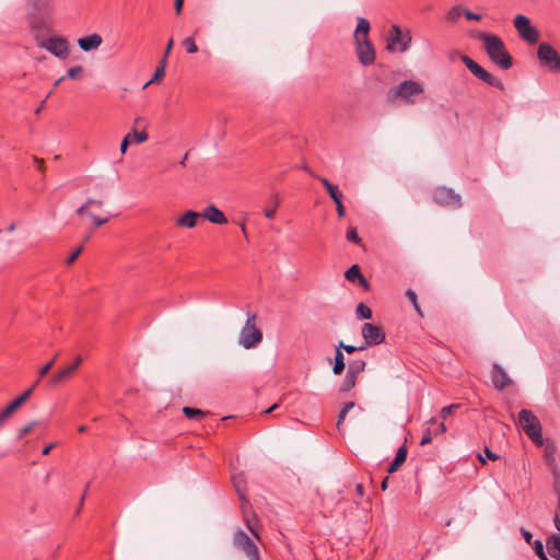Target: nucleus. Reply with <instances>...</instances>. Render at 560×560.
<instances>
[{
	"instance_id": "nucleus-1",
	"label": "nucleus",
	"mask_w": 560,
	"mask_h": 560,
	"mask_svg": "<svg viewBox=\"0 0 560 560\" xmlns=\"http://www.w3.org/2000/svg\"><path fill=\"white\" fill-rule=\"evenodd\" d=\"M371 30L370 22L364 18L357 19V27L354 31V49L359 62L364 66H371L375 62V48L369 37Z\"/></svg>"
},
{
	"instance_id": "nucleus-2",
	"label": "nucleus",
	"mask_w": 560,
	"mask_h": 560,
	"mask_svg": "<svg viewBox=\"0 0 560 560\" xmlns=\"http://www.w3.org/2000/svg\"><path fill=\"white\" fill-rule=\"evenodd\" d=\"M478 39L482 42L489 59L500 69L509 70L513 66V58L498 35L481 32Z\"/></svg>"
},
{
	"instance_id": "nucleus-3",
	"label": "nucleus",
	"mask_w": 560,
	"mask_h": 560,
	"mask_svg": "<svg viewBox=\"0 0 560 560\" xmlns=\"http://www.w3.org/2000/svg\"><path fill=\"white\" fill-rule=\"evenodd\" d=\"M517 423L535 445H544L540 421L530 410L522 409L518 412Z\"/></svg>"
},
{
	"instance_id": "nucleus-4",
	"label": "nucleus",
	"mask_w": 560,
	"mask_h": 560,
	"mask_svg": "<svg viewBox=\"0 0 560 560\" xmlns=\"http://www.w3.org/2000/svg\"><path fill=\"white\" fill-rule=\"evenodd\" d=\"M232 545L236 550L242 551L248 560H261L256 542L243 529L234 530Z\"/></svg>"
},
{
	"instance_id": "nucleus-5",
	"label": "nucleus",
	"mask_w": 560,
	"mask_h": 560,
	"mask_svg": "<svg viewBox=\"0 0 560 560\" xmlns=\"http://www.w3.org/2000/svg\"><path fill=\"white\" fill-rule=\"evenodd\" d=\"M256 314H248L247 320L241 330L240 343L250 349L257 346L262 340V332L256 327Z\"/></svg>"
},
{
	"instance_id": "nucleus-6",
	"label": "nucleus",
	"mask_w": 560,
	"mask_h": 560,
	"mask_svg": "<svg viewBox=\"0 0 560 560\" xmlns=\"http://www.w3.org/2000/svg\"><path fill=\"white\" fill-rule=\"evenodd\" d=\"M411 38L409 30L402 32L398 25H392L387 36L386 49L392 52H405L410 46Z\"/></svg>"
},
{
	"instance_id": "nucleus-7",
	"label": "nucleus",
	"mask_w": 560,
	"mask_h": 560,
	"mask_svg": "<svg viewBox=\"0 0 560 560\" xmlns=\"http://www.w3.org/2000/svg\"><path fill=\"white\" fill-rule=\"evenodd\" d=\"M463 63L467 67V69L479 80L483 81L490 86L497 88L500 91H504V84L503 82L488 72L486 69H483L480 65H478L475 60H472L470 57L463 55L462 56Z\"/></svg>"
},
{
	"instance_id": "nucleus-8",
	"label": "nucleus",
	"mask_w": 560,
	"mask_h": 560,
	"mask_svg": "<svg viewBox=\"0 0 560 560\" xmlns=\"http://www.w3.org/2000/svg\"><path fill=\"white\" fill-rule=\"evenodd\" d=\"M537 57L542 67L552 72H560V55L551 45L547 43L539 44Z\"/></svg>"
},
{
	"instance_id": "nucleus-9",
	"label": "nucleus",
	"mask_w": 560,
	"mask_h": 560,
	"mask_svg": "<svg viewBox=\"0 0 560 560\" xmlns=\"http://www.w3.org/2000/svg\"><path fill=\"white\" fill-rule=\"evenodd\" d=\"M423 93L422 86L412 80H406L401 82L398 86H395L389 90V97L396 98L400 97L409 104H413L415 100L412 96L420 95Z\"/></svg>"
},
{
	"instance_id": "nucleus-10",
	"label": "nucleus",
	"mask_w": 560,
	"mask_h": 560,
	"mask_svg": "<svg viewBox=\"0 0 560 560\" xmlns=\"http://www.w3.org/2000/svg\"><path fill=\"white\" fill-rule=\"evenodd\" d=\"M514 27L520 36L529 44H536L539 39L538 31L530 25V21L523 14H518L514 19Z\"/></svg>"
},
{
	"instance_id": "nucleus-11",
	"label": "nucleus",
	"mask_w": 560,
	"mask_h": 560,
	"mask_svg": "<svg viewBox=\"0 0 560 560\" xmlns=\"http://www.w3.org/2000/svg\"><path fill=\"white\" fill-rule=\"evenodd\" d=\"M39 46L60 59H66L69 56V43L65 37L50 36L40 42Z\"/></svg>"
},
{
	"instance_id": "nucleus-12",
	"label": "nucleus",
	"mask_w": 560,
	"mask_h": 560,
	"mask_svg": "<svg viewBox=\"0 0 560 560\" xmlns=\"http://www.w3.org/2000/svg\"><path fill=\"white\" fill-rule=\"evenodd\" d=\"M365 346H377L385 341L386 335L381 326L365 323L361 329Z\"/></svg>"
},
{
	"instance_id": "nucleus-13",
	"label": "nucleus",
	"mask_w": 560,
	"mask_h": 560,
	"mask_svg": "<svg viewBox=\"0 0 560 560\" xmlns=\"http://www.w3.org/2000/svg\"><path fill=\"white\" fill-rule=\"evenodd\" d=\"M37 384L38 381H36L30 388L24 390L19 397L13 399L4 409L0 411V427L32 396L33 390Z\"/></svg>"
},
{
	"instance_id": "nucleus-14",
	"label": "nucleus",
	"mask_w": 560,
	"mask_h": 560,
	"mask_svg": "<svg viewBox=\"0 0 560 560\" xmlns=\"http://www.w3.org/2000/svg\"><path fill=\"white\" fill-rule=\"evenodd\" d=\"M433 200L440 206H450L455 208L462 206L460 196L447 187H438L433 191Z\"/></svg>"
},
{
	"instance_id": "nucleus-15",
	"label": "nucleus",
	"mask_w": 560,
	"mask_h": 560,
	"mask_svg": "<svg viewBox=\"0 0 560 560\" xmlns=\"http://www.w3.org/2000/svg\"><path fill=\"white\" fill-rule=\"evenodd\" d=\"M491 382L497 390H503L512 384V380L509 377L508 373L498 363H493L492 365Z\"/></svg>"
},
{
	"instance_id": "nucleus-16",
	"label": "nucleus",
	"mask_w": 560,
	"mask_h": 560,
	"mask_svg": "<svg viewBox=\"0 0 560 560\" xmlns=\"http://www.w3.org/2000/svg\"><path fill=\"white\" fill-rule=\"evenodd\" d=\"M241 511L246 527L257 540H260L259 530L261 526L257 516L252 513V506L241 505Z\"/></svg>"
},
{
	"instance_id": "nucleus-17",
	"label": "nucleus",
	"mask_w": 560,
	"mask_h": 560,
	"mask_svg": "<svg viewBox=\"0 0 560 560\" xmlns=\"http://www.w3.org/2000/svg\"><path fill=\"white\" fill-rule=\"evenodd\" d=\"M429 424L433 425V428L428 427L425 431L423 432V435L420 441V445H427L430 444L433 440V438H436L441 434H443L446 431V427L444 422L436 423L435 418H431L428 421Z\"/></svg>"
},
{
	"instance_id": "nucleus-18",
	"label": "nucleus",
	"mask_w": 560,
	"mask_h": 560,
	"mask_svg": "<svg viewBox=\"0 0 560 560\" xmlns=\"http://www.w3.org/2000/svg\"><path fill=\"white\" fill-rule=\"evenodd\" d=\"M232 485L235 489V491L238 494V498L241 500V505H246L250 508V502L248 498L246 497V479L243 472L235 474L231 478Z\"/></svg>"
},
{
	"instance_id": "nucleus-19",
	"label": "nucleus",
	"mask_w": 560,
	"mask_h": 560,
	"mask_svg": "<svg viewBox=\"0 0 560 560\" xmlns=\"http://www.w3.org/2000/svg\"><path fill=\"white\" fill-rule=\"evenodd\" d=\"M200 214L201 219H206L214 224L221 225L228 223L225 214L214 205L207 206Z\"/></svg>"
},
{
	"instance_id": "nucleus-20",
	"label": "nucleus",
	"mask_w": 560,
	"mask_h": 560,
	"mask_svg": "<svg viewBox=\"0 0 560 560\" xmlns=\"http://www.w3.org/2000/svg\"><path fill=\"white\" fill-rule=\"evenodd\" d=\"M103 43V38L100 34H91L89 36L80 37L78 45L83 51H91L97 49Z\"/></svg>"
},
{
	"instance_id": "nucleus-21",
	"label": "nucleus",
	"mask_w": 560,
	"mask_h": 560,
	"mask_svg": "<svg viewBox=\"0 0 560 560\" xmlns=\"http://www.w3.org/2000/svg\"><path fill=\"white\" fill-rule=\"evenodd\" d=\"M201 219L199 212L188 210L176 219V225L182 228L192 229L197 226L198 221Z\"/></svg>"
},
{
	"instance_id": "nucleus-22",
	"label": "nucleus",
	"mask_w": 560,
	"mask_h": 560,
	"mask_svg": "<svg viewBox=\"0 0 560 560\" xmlns=\"http://www.w3.org/2000/svg\"><path fill=\"white\" fill-rule=\"evenodd\" d=\"M77 371L69 364L56 372L49 380V385L57 386L73 376Z\"/></svg>"
},
{
	"instance_id": "nucleus-23",
	"label": "nucleus",
	"mask_w": 560,
	"mask_h": 560,
	"mask_svg": "<svg viewBox=\"0 0 560 560\" xmlns=\"http://www.w3.org/2000/svg\"><path fill=\"white\" fill-rule=\"evenodd\" d=\"M407 454H408L407 447L405 445L400 446L397 450L394 460L389 464V466L387 468V472L393 474V472L397 471L400 468V466L406 462Z\"/></svg>"
},
{
	"instance_id": "nucleus-24",
	"label": "nucleus",
	"mask_w": 560,
	"mask_h": 560,
	"mask_svg": "<svg viewBox=\"0 0 560 560\" xmlns=\"http://www.w3.org/2000/svg\"><path fill=\"white\" fill-rule=\"evenodd\" d=\"M548 553L556 560H560V536L553 534L546 542Z\"/></svg>"
},
{
	"instance_id": "nucleus-25",
	"label": "nucleus",
	"mask_w": 560,
	"mask_h": 560,
	"mask_svg": "<svg viewBox=\"0 0 560 560\" xmlns=\"http://www.w3.org/2000/svg\"><path fill=\"white\" fill-rule=\"evenodd\" d=\"M345 355L343 353L336 348L335 350V360H334V364H332V373L335 375H340L342 374V372L345 371Z\"/></svg>"
},
{
	"instance_id": "nucleus-26",
	"label": "nucleus",
	"mask_w": 560,
	"mask_h": 560,
	"mask_svg": "<svg viewBox=\"0 0 560 560\" xmlns=\"http://www.w3.org/2000/svg\"><path fill=\"white\" fill-rule=\"evenodd\" d=\"M183 413L188 419H192V420H196V421H201L209 412L208 411H203V410L198 409V408L185 406L183 408Z\"/></svg>"
},
{
	"instance_id": "nucleus-27",
	"label": "nucleus",
	"mask_w": 560,
	"mask_h": 560,
	"mask_svg": "<svg viewBox=\"0 0 560 560\" xmlns=\"http://www.w3.org/2000/svg\"><path fill=\"white\" fill-rule=\"evenodd\" d=\"M366 362L362 359L352 360L348 364L347 372L359 377L365 371Z\"/></svg>"
},
{
	"instance_id": "nucleus-28",
	"label": "nucleus",
	"mask_w": 560,
	"mask_h": 560,
	"mask_svg": "<svg viewBox=\"0 0 560 560\" xmlns=\"http://www.w3.org/2000/svg\"><path fill=\"white\" fill-rule=\"evenodd\" d=\"M357 382H358V376L353 375V374H350V373H346V376L339 387V393H348L350 392L352 388L355 387L357 385Z\"/></svg>"
},
{
	"instance_id": "nucleus-29",
	"label": "nucleus",
	"mask_w": 560,
	"mask_h": 560,
	"mask_svg": "<svg viewBox=\"0 0 560 560\" xmlns=\"http://www.w3.org/2000/svg\"><path fill=\"white\" fill-rule=\"evenodd\" d=\"M130 139V144H140L148 140L149 135L145 130L138 131L137 129H132L131 132L126 135Z\"/></svg>"
},
{
	"instance_id": "nucleus-30",
	"label": "nucleus",
	"mask_w": 560,
	"mask_h": 560,
	"mask_svg": "<svg viewBox=\"0 0 560 560\" xmlns=\"http://www.w3.org/2000/svg\"><path fill=\"white\" fill-rule=\"evenodd\" d=\"M165 67H166V61L161 60L159 66L155 69V72H154L152 79L144 84L143 89H145L149 84L161 80L165 74Z\"/></svg>"
},
{
	"instance_id": "nucleus-31",
	"label": "nucleus",
	"mask_w": 560,
	"mask_h": 560,
	"mask_svg": "<svg viewBox=\"0 0 560 560\" xmlns=\"http://www.w3.org/2000/svg\"><path fill=\"white\" fill-rule=\"evenodd\" d=\"M355 406L353 401L346 402L342 408L339 411L338 419H337V429L341 431L342 422L346 419L347 413L350 409H352Z\"/></svg>"
},
{
	"instance_id": "nucleus-32",
	"label": "nucleus",
	"mask_w": 560,
	"mask_h": 560,
	"mask_svg": "<svg viewBox=\"0 0 560 560\" xmlns=\"http://www.w3.org/2000/svg\"><path fill=\"white\" fill-rule=\"evenodd\" d=\"M355 406L353 401L346 402L342 408L339 411L338 419H337V429L341 431L342 422L346 419L347 413L350 409H352Z\"/></svg>"
},
{
	"instance_id": "nucleus-33",
	"label": "nucleus",
	"mask_w": 560,
	"mask_h": 560,
	"mask_svg": "<svg viewBox=\"0 0 560 560\" xmlns=\"http://www.w3.org/2000/svg\"><path fill=\"white\" fill-rule=\"evenodd\" d=\"M362 276L359 265H352L345 273V277L349 282H355Z\"/></svg>"
},
{
	"instance_id": "nucleus-34",
	"label": "nucleus",
	"mask_w": 560,
	"mask_h": 560,
	"mask_svg": "<svg viewBox=\"0 0 560 560\" xmlns=\"http://www.w3.org/2000/svg\"><path fill=\"white\" fill-rule=\"evenodd\" d=\"M355 314H357V317L361 318V319H370V318H372V311L364 303H359L358 304L357 310H355Z\"/></svg>"
},
{
	"instance_id": "nucleus-35",
	"label": "nucleus",
	"mask_w": 560,
	"mask_h": 560,
	"mask_svg": "<svg viewBox=\"0 0 560 560\" xmlns=\"http://www.w3.org/2000/svg\"><path fill=\"white\" fill-rule=\"evenodd\" d=\"M462 14H464V9L460 5H454L446 13V20L450 22H455L460 18Z\"/></svg>"
},
{
	"instance_id": "nucleus-36",
	"label": "nucleus",
	"mask_w": 560,
	"mask_h": 560,
	"mask_svg": "<svg viewBox=\"0 0 560 560\" xmlns=\"http://www.w3.org/2000/svg\"><path fill=\"white\" fill-rule=\"evenodd\" d=\"M54 7V0H35L34 8L40 12H49Z\"/></svg>"
},
{
	"instance_id": "nucleus-37",
	"label": "nucleus",
	"mask_w": 560,
	"mask_h": 560,
	"mask_svg": "<svg viewBox=\"0 0 560 560\" xmlns=\"http://www.w3.org/2000/svg\"><path fill=\"white\" fill-rule=\"evenodd\" d=\"M337 349L345 350L347 353L352 354L358 350H364L366 349V346L355 347L352 345H346L343 341H339V343L336 346Z\"/></svg>"
},
{
	"instance_id": "nucleus-38",
	"label": "nucleus",
	"mask_w": 560,
	"mask_h": 560,
	"mask_svg": "<svg viewBox=\"0 0 560 560\" xmlns=\"http://www.w3.org/2000/svg\"><path fill=\"white\" fill-rule=\"evenodd\" d=\"M346 238H347V241H349L351 243H355L358 245L362 244V240L359 236L358 231H357L355 228H349L348 229L347 234H346Z\"/></svg>"
},
{
	"instance_id": "nucleus-39",
	"label": "nucleus",
	"mask_w": 560,
	"mask_h": 560,
	"mask_svg": "<svg viewBox=\"0 0 560 560\" xmlns=\"http://www.w3.org/2000/svg\"><path fill=\"white\" fill-rule=\"evenodd\" d=\"M533 547H534L535 553L537 555V557L540 560H548V558L545 553V550H544V545L539 539L534 540Z\"/></svg>"
},
{
	"instance_id": "nucleus-40",
	"label": "nucleus",
	"mask_w": 560,
	"mask_h": 560,
	"mask_svg": "<svg viewBox=\"0 0 560 560\" xmlns=\"http://www.w3.org/2000/svg\"><path fill=\"white\" fill-rule=\"evenodd\" d=\"M182 44L188 54H195L198 51V46L192 37H186Z\"/></svg>"
},
{
	"instance_id": "nucleus-41",
	"label": "nucleus",
	"mask_w": 560,
	"mask_h": 560,
	"mask_svg": "<svg viewBox=\"0 0 560 560\" xmlns=\"http://www.w3.org/2000/svg\"><path fill=\"white\" fill-rule=\"evenodd\" d=\"M459 408L458 404H452L450 406H445L441 409L440 416L443 420H445L448 416H451L455 410Z\"/></svg>"
},
{
	"instance_id": "nucleus-42",
	"label": "nucleus",
	"mask_w": 560,
	"mask_h": 560,
	"mask_svg": "<svg viewBox=\"0 0 560 560\" xmlns=\"http://www.w3.org/2000/svg\"><path fill=\"white\" fill-rule=\"evenodd\" d=\"M56 359H57V354L48 363H46L43 368L39 369V371H38V380H37L38 382H39V380L42 377H44L45 375L48 374V372L50 371V369L55 364Z\"/></svg>"
},
{
	"instance_id": "nucleus-43",
	"label": "nucleus",
	"mask_w": 560,
	"mask_h": 560,
	"mask_svg": "<svg viewBox=\"0 0 560 560\" xmlns=\"http://www.w3.org/2000/svg\"><path fill=\"white\" fill-rule=\"evenodd\" d=\"M82 72H83L82 66H74V67H71L70 69H68L67 77L70 79H73V80L80 79Z\"/></svg>"
},
{
	"instance_id": "nucleus-44",
	"label": "nucleus",
	"mask_w": 560,
	"mask_h": 560,
	"mask_svg": "<svg viewBox=\"0 0 560 560\" xmlns=\"http://www.w3.org/2000/svg\"><path fill=\"white\" fill-rule=\"evenodd\" d=\"M558 491V504L555 512L553 523L556 528L560 532V490H558V485H556Z\"/></svg>"
},
{
	"instance_id": "nucleus-45",
	"label": "nucleus",
	"mask_w": 560,
	"mask_h": 560,
	"mask_svg": "<svg viewBox=\"0 0 560 560\" xmlns=\"http://www.w3.org/2000/svg\"><path fill=\"white\" fill-rule=\"evenodd\" d=\"M327 192L335 202L343 198V195L338 190L336 185L328 187Z\"/></svg>"
},
{
	"instance_id": "nucleus-46",
	"label": "nucleus",
	"mask_w": 560,
	"mask_h": 560,
	"mask_svg": "<svg viewBox=\"0 0 560 560\" xmlns=\"http://www.w3.org/2000/svg\"><path fill=\"white\" fill-rule=\"evenodd\" d=\"M36 424H37V422L33 421V422L27 423L23 428H21L19 431L18 438L23 439L24 436H26L28 433H31V431L33 430V428Z\"/></svg>"
},
{
	"instance_id": "nucleus-47",
	"label": "nucleus",
	"mask_w": 560,
	"mask_h": 560,
	"mask_svg": "<svg viewBox=\"0 0 560 560\" xmlns=\"http://www.w3.org/2000/svg\"><path fill=\"white\" fill-rule=\"evenodd\" d=\"M82 249H83V246H79L78 248H75V249L71 253V255L66 259V264H67V265H72V264L77 260V258L79 257V255L81 254Z\"/></svg>"
},
{
	"instance_id": "nucleus-48",
	"label": "nucleus",
	"mask_w": 560,
	"mask_h": 560,
	"mask_svg": "<svg viewBox=\"0 0 560 560\" xmlns=\"http://www.w3.org/2000/svg\"><path fill=\"white\" fill-rule=\"evenodd\" d=\"M277 206H278V203L276 202L272 207L265 208V210H264L265 217L268 219H272L276 214Z\"/></svg>"
},
{
	"instance_id": "nucleus-49",
	"label": "nucleus",
	"mask_w": 560,
	"mask_h": 560,
	"mask_svg": "<svg viewBox=\"0 0 560 560\" xmlns=\"http://www.w3.org/2000/svg\"><path fill=\"white\" fill-rule=\"evenodd\" d=\"M464 15L467 20H470V21H480L481 20L480 14L474 13L469 10H464Z\"/></svg>"
},
{
	"instance_id": "nucleus-50",
	"label": "nucleus",
	"mask_w": 560,
	"mask_h": 560,
	"mask_svg": "<svg viewBox=\"0 0 560 560\" xmlns=\"http://www.w3.org/2000/svg\"><path fill=\"white\" fill-rule=\"evenodd\" d=\"M335 203H336V210H337V214H338V217H339V218L345 217V214H346V208H345V206H343V203H342V199H340V200L336 201Z\"/></svg>"
},
{
	"instance_id": "nucleus-51",
	"label": "nucleus",
	"mask_w": 560,
	"mask_h": 560,
	"mask_svg": "<svg viewBox=\"0 0 560 560\" xmlns=\"http://www.w3.org/2000/svg\"><path fill=\"white\" fill-rule=\"evenodd\" d=\"M406 296H407V299L410 301V303H411L412 305H413V304H416V303L418 302L417 294H416V292H415L413 290H411V289H408V290L406 291Z\"/></svg>"
},
{
	"instance_id": "nucleus-52",
	"label": "nucleus",
	"mask_w": 560,
	"mask_h": 560,
	"mask_svg": "<svg viewBox=\"0 0 560 560\" xmlns=\"http://www.w3.org/2000/svg\"><path fill=\"white\" fill-rule=\"evenodd\" d=\"M521 534L527 544L533 545V535L527 529L521 528Z\"/></svg>"
},
{
	"instance_id": "nucleus-53",
	"label": "nucleus",
	"mask_w": 560,
	"mask_h": 560,
	"mask_svg": "<svg viewBox=\"0 0 560 560\" xmlns=\"http://www.w3.org/2000/svg\"><path fill=\"white\" fill-rule=\"evenodd\" d=\"M91 218L93 219L95 226H101L108 222V218L101 219L100 217H96L92 213H90Z\"/></svg>"
},
{
	"instance_id": "nucleus-54",
	"label": "nucleus",
	"mask_w": 560,
	"mask_h": 560,
	"mask_svg": "<svg viewBox=\"0 0 560 560\" xmlns=\"http://www.w3.org/2000/svg\"><path fill=\"white\" fill-rule=\"evenodd\" d=\"M130 144L129 137L125 136L121 143H120V152L121 154H125L127 151L128 145Z\"/></svg>"
},
{
	"instance_id": "nucleus-55",
	"label": "nucleus",
	"mask_w": 560,
	"mask_h": 560,
	"mask_svg": "<svg viewBox=\"0 0 560 560\" xmlns=\"http://www.w3.org/2000/svg\"><path fill=\"white\" fill-rule=\"evenodd\" d=\"M357 281L365 291L370 289V283L364 276L359 278Z\"/></svg>"
},
{
	"instance_id": "nucleus-56",
	"label": "nucleus",
	"mask_w": 560,
	"mask_h": 560,
	"mask_svg": "<svg viewBox=\"0 0 560 560\" xmlns=\"http://www.w3.org/2000/svg\"><path fill=\"white\" fill-rule=\"evenodd\" d=\"M83 358L81 355H77L74 358V361L70 364L75 371L79 369V366L82 364Z\"/></svg>"
},
{
	"instance_id": "nucleus-57",
	"label": "nucleus",
	"mask_w": 560,
	"mask_h": 560,
	"mask_svg": "<svg viewBox=\"0 0 560 560\" xmlns=\"http://www.w3.org/2000/svg\"><path fill=\"white\" fill-rule=\"evenodd\" d=\"M183 4H184V0H175L174 1V8H175V12L177 15H179L182 13Z\"/></svg>"
},
{
	"instance_id": "nucleus-58",
	"label": "nucleus",
	"mask_w": 560,
	"mask_h": 560,
	"mask_svg": "<svg viewBox=\"0 0 560 560\" xmlns=\"http://www.w3.org/2000/svg\"><path fill=\"white\" fill-rule=\"evenodd\" d=\"M173 43H174V42H173V39L171 38V39L168 40L167 45H166V48H165L164 56H163L162 60H165V61H166V59H167V57H168V55H170V52H171V49H172V47H173Z\"/></svg>"
},
{
	"instance_id": "nucleus-59",
	"label": "nucleus",
	"mask_w": 560,
	"mask_h": 560,
	"mask_svg": "<svg viewBox=\"0 0 560 560\" xmlns=\"http://www.w3.org/2000/svg\"><path fill=\"white\" fill-rule=\"evenodd\" d=\"M33 160L34 162L37 164V168L40 171V172H45V165H44V160L43 159H38L36 156H33Z\"/></svg>"
},
{
	"instance_id": "nucleus-60",
	"label": "nucleus",
	"mask_w": 560,
	"mask_h": 560,
	"mask_svg": "<svg viewBox=\"0 0 560 560\" xmlns=\"http://www.w3.org/2000/svg\"><path fill=\"white\" fill-rule=\"evenodd\" d=\"M86 205H89V207L95 206L97 208H102L103 207V201L102 200H96V199H88L86 200Z\"/></svg>"
},
{
	"instance_id": "nucleus-61",
	"label": "nucleus",
	"mask_w": 560,
	"mask_h": 560,
	"mask_svg": "<svg viewBox=\"0 0 560 560\" xmlns=\"http://www.w3.org/2000/svg\"><path fill=\"white\" fill-rule=\"evenodd\" d=\"M485 453L487 457L491 460H497L499 458V456L495 453L491 452L488 447L485 448Z\"/></svg>"
},
{
	"instance_id": "nucleus-62",
	"label": "nucleus",
	"mask_w": 560,
	"mask_h": 560,
	"mask_svg": "<svg viewBox=\"0 0 560 560\" xmlns=\"http://www.w3.org/2000/svg\"><path fill=\"white\" fill-rule=\"evenodd\" d=\"M88 208H89V205H86V202L84 205H82L80 208L77 209V213L79 215H83L85 213H88Z\"/></svg>"
},
{
	"instance_id": "nucleus-63",
	"label": "nucleus",
	"mask_w": 560,
	"mask_h": 560,
	"mask_svg": "<svg viewBox=\"0 0 560 560\" xmlns=\"http://www.w3.org/2000/svg\"><path fill=\"white\" fill-rule=\"evenodd\" d=\"M319 182L322 183V185L325 187L326 190H328V187H332L334 184H331L327 178L325 177H320L319 178Z\"/></svg>"
},
{
	"instance_id": "nucleus-64",
	"label": "nucleus",
	"mask_w": 560,
	"mask_h": 560,
	"mask_svg": "<svg viewBox=\"0 0 560 560\" xmlns=\"http://www.w3.org/2000/svg\"><path fill=\"white\" fill-rule=\"evenodd\" d=\"M55 445H56L55 443H50V444L46 445V446L44 447V450H43L42 454H43L44 456L48 455V454L50 453V451L55 447Z\"/></svg>"
}]
</instances>
